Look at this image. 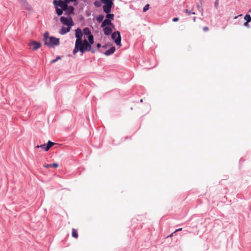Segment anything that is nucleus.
Instances as JSON below:
<instances>
[{"instance_id":"2f4dec72","label":"nucleus","mask_w":251,"mask_h":251,"mask_svg":"<svg viewBox=\"0 0 251 251\" xmlns=\"http://www.w3.org/2000/svg\"><path fill=\"white\" fill-rule=\"evenodd\" d=\"M179 20L178 18L177 17H175V18H174L172 20V21L174 22H177Z\"/></svg>"},{"instance_id":"bb28decb","label":"nucleus","mask_w":251,"mask_h":251,"mask_svg":"<svg viewBox=\"0 0 251 251\" xmlns=\"http://www.w3.org/2000/svg\"><path fill=\"white\" fill-rule=\"evenodd\" d=\"M219 0H215V3H214V7L215 8H218L219 6Z\"/></svg>"},{"instance_id":"4c0bfd02","label":"nucleus","mask_w":251,"mask_h":251,"mask_svg":"<svg viewBox=\"0 0 251 251\" xmlns=\"http://www.w3.org/2000/svg\"><path fill=\"white\" fill-rule=\"evenodd\" d=\"M70 0V2L71 1V2H74L76 0Z\"/></svg>"},{"instance_id":"423d86ee","label":"nucleus","mask_w":251,"mask_h":251,"mask_svg":"<svg viewBox=\"0 0 251 251\" xmlns=\"http://www.w3.org/2000/svg\"><path fill=\"white\" fill-rule=\"evenodd\" d=\"M53 3L55 7H60L61 8H63V10H66L67 5L69 3L68 1H63L62 0H54Z\"/></svg>"},{"instance_id":"ea45409f","label":"nucleus","mask_w":251,"mask_h":251,"mask_svg":"<svg viewBox=\"0 0 251 251\" xmlns=\"http://www.w3.org/2000/svg\"><path fill=\"white\" fill-rule=\"evenodd\" d=\"M193 20H194V21H196V17H194V18Z\"/></svg>"},{"instance_id":"f704fd0d","label":"nucleus","mask_w":251,"mask_h":251,"mask_svg":"<svg viewBox=\"0 0 251 251\" xmlns=\"http://www.w3.org/2000/svg\"><path fill=\"white\" fill-rule=\"evenodd\" d=\"M101 47V44L100 43H98L97 44V48H100Z\"/></svg>"},{"instance_id":"7c9ffc66","label":"nucleus","mask_w":251,"mask_h":251,"mask_svg":"<svg viewBox=\"0 0 251 251\" xmlns=\"http://www.w3.org/2000/svg\"><path fill=\"white\" fill-rule=\"evenodd\" d=\"M44 167L46 168H50V167H51V164H46L44 165Z\"/></svg>"},{"instance_id":"6ab92c4d","label":"nucleus","mask_w":251,"mask_h":251,"mask_svg":"<svg viewBox=\"0 0 251 251\" xmlns=\"http://www.w3.org/2000/svg\"><path fill=\"white\" fill-rule=\"evenodd\" d=\"M49 33L48 31H46L44 34V44H45V41H48L49 40Z\"/></svg>"},{"instance_id":"cd10ccee","label":"nucleus","mask_w":251,"mask_h":251,"mask_svg":"<svg viewBox=\"0 0 251 251\" xmlns=\"http://www.w3.org/2000/svg\"><path fill=\"white\" fill-rule=\"evenodd\" d=\"M61 59V57L60 56H58L56 58L53 59L51 61V63H54L56 62L58 59Z\"/></svg>"},{"instance_id":"9d476101","label":"nucleus","mask_w":251,"mask_h":251,"mask_svg":"<svg viewBox=\"0 0 251 251\" xmlns=\"http://www.w3.org/2000/svg\"><path fill=\"white\" fill-rule=\"evenodd\" d=\"M30 46L33 50H37L41 47V44L36 41H32L30 43Z\"/></svg>"},{"instance_id":"f8f14e48","label":"nucleus","mask_w":251,"mask_h":251,"mask_svg":"<svg viewBox=\"0 0 251 251\" xmlns=\"http://www.w3.org/2000/svg\"><path fill=\"white\" fill-rule=\"evenodd\" d=\"M71 27L69 26L65 27L63 26L61 29L59 30V33L61 35H65L67 33L69 32L70 31Z\"/></svg>"},{"instance_id":"1a4fd4ad","label":"nucleus","mask_w":251,"mask_h":251,"mask_svg":"<svg viewBox=\"0 0 251 251\" xmlns=\"http://www.w3.org/2000/svg\"><path fill=\"white\" fill-rule=\"evenodd\" d=\"M74 10L75 8L72 6H68L67 5V9L64 10L65 15H67V16H71L70 15L73 14L74 13Z\"/></svg>"},{"instance_id":"0eeeda50","label":"nucleus","mask_w":251,"mask_h":251,"mask_svg":"<svg viewBox=\"0 0 251 251\" xmlns=\"http://www.w3.org/2000/svg\"><path fill=\"white\" fill-rule=\"evenodd\" d=\"M75 36L76 38L75 44L80 42V40H82V38L83 36V33L81 29L79 28H77L75 30Z\"/></svg>"},{"instance_id":"58836bf2","label":"nucleus","mask_w":251,"mask_h":251,"mask_svg":"<svg viewBox=\"0 0 251 251\" xmlns=\"http://www.w3.org/2000/svg\"><path fill=\"white\" fill-rule=\"evenodd\" d=\"M64 1H68V2H70V0H64Z\"/></svg>"},{"instance_id":"6e6552de","label":"nucleus","mask_w":251,"mask_h":251,"mask_svg":"<svg viewBox=\"0 0 251 251\" xmlns=\"http://www.w3.org/2000/svg\"><path fill=\"white\" fill-rule=\"evenodd\" d=\"M107 25H109L112 27H114V25L111 23V21L110 20L105 18L102 22L100 27H104L105 26H107Z\"/></svg>"},{"instance_id":"a211bd4d","label":"nucleus","mask_w":251,"mask_h":251,"mask_svg":"<svg viewBox=\"0 0 251 251\" xmlns=\"http://www.w3.org/2000/svg\"><path fill=\"white\" fill-rule=\"evenodd\" d=\"M55 144V143H53L50 141H49L48 143L46 144V149H47V150H48L52 146H53Z\"/></svg>"},{"instance_id":"f3484780","label":"nucleus","mask_w":251,"mask_h":251,"mask_svg":"<svg viewBox=\"0 0 251 251\" xmlns=\"http://www.w3.org/2000/svg\"><path fill=\"white\" fill-rule=\"evenodd\" d=\"M88 43L90 44V46H92L94 43V36L93 35H89L88 36Z\"/></svg>"},{"instance_id":"f257e3e1","label":"nucleus","mask_w":251,"mask_h":251,"mask_svg":"<svg viewBox=\"0 0 251 251\" xmlns=\"http://www.w3.org/2000/svg\"><path fill=\"white\" fill-rule=\"evenodd\" d=\"M90 51L92 53H94L96 52V50L90 46V44L87 45H78V43L75 44V48L73 50L74 54H76L78 51L81 52L82 54L86 51Z\"/></svg>"},{"instance_id":"7ed1b4c3","label":"nucleus","mask_w":251,"mask_h":251,"mask_svg":"<svg viewBox=\"0 0 251 251\" xmlns=\"http://www.w3.org/2000/svg\"><path fill=\"white\" fill-rule=\"evenodd\" d=\"M113 0H103L101 1L104 4L103 6V10L105 13H110L113 5Z\"/></svg>"},{"instance_id":"4468645a","label":"nucleus","mask_w":251,"mask_h":251,"mask_svg":"<svg viewBox=\"0 0 251 251\" xmlns=\"http://www.w3.org/2000/svg\"><path fill=\"white\" fill-rule=\"evenodd\" d=\"M83 34H84L85 35H87L88 36H89V35H91V30L88 27H85L83 29L82 31Z\"/></svg>"},{"instance_id":"79ce46f5","label":"nucleus","mask_w":251,"mask_h":251,"mask_svg":"<svg viewBox=\"0 0 251 251\" xmlns=\"http://www.w3.org/2000/svg\"><path fill=\"white\" fill-rule=\"evenodd\" d=\"M199 7H200V5H199V4H198V5H197V7H198V8H199Z\"/></svg>"},{"instance_id":"c9c22d12","label":"nucleus","mask_w":251,"mask_h":251,"mask_svg":"<svg viewBox=\"0 0 251 251\" xmlns=\"http://www.w3.org/2000/svg\"><path fill=\"white\" fill-rule=\"evenodd\" d=\"M181 230H182V228H180L177 229H176V230L175 231V232H177V231H181Z\"/></svg>"},{"instance_id":"e433bc0d","label":"nucleus","mask_w":251,"mask_h":251,"mask_svg":"<svg viewBox=\"0 0 251 251\" xmlns=\"http://www.w3.org/2000/svg\"><path fill=\"white\" fill-rule=\"evenodd\" d=\"M175 232H174L173 233H172L170 236H169L168 237H172L173 235H174V234L175 233Z\"/></svg>"},{"instance_id":"c85d7f7f","label":"nucleus","mask_w":251,"mask_h":251,"mask_svg":"<svg viewBox=\"0 0 251 251\" xmlns=\"http://www.w3.org/2000/svg\"><path fill=\"white\" fill-rule=\"evenodd\" d=\"M185 11H186V12L187 13H188L189 15H190V14H195V13L194 12H192L191 11H190V10H188V9H186V10H185Z\"/></svg>"},{"instance_id":"a19ab883","label":"nucleus","mask_w":251,"mask_h":251,"mask_svg":"<svg viewBox=\"0 0 251 251\" xmlns=\"http://www.w3.org/2000/svg\"><path fill=\"white\" fill-rule=\"evenodd\" d=\"M102 48H106V47H105V46H102Z\"/></svg>"},{"instance_id":"5701e85b","label":"nucleus","mask_w":251,"mask_h":251,"mask_svg":"<svg viewBox=\"0 0 251 251\" xmlns=\"http://www.w3.org/2000/svg\"><path fill=\"white\" fill-rule=\"evenodd\" d=\"M244 19L247 22H251V16L249 14H246L244 17Z\"/></svg>"},{"instance_id":"2eb2a0df","label":"nucleus","mask_w":251,"mask_h":251,"mask_svg":"<svg viewBox=\"0 0 251 251\" xmlns=\"http://www.w3.org/2000/svg\"><path fill=\"white\" fill-rule=\"evenodd\" d=\"M105 18L110 20L111 21L114 20V15L112 13H106Z\"/></svg>"},{"instance_id":"39448f33","label":"nucleus","mask_w":251,"mask_h":251,"mask_svg":"<svg viewBox=\"0 0 251 251\" xmlns=\"http://www.w3.org/2000/svg\"><path fill=\"white\" fill-rule=\"evenodd\" d=\"M111 38L117 46H121V36L119 31H116L113 32L111 34Z\"/></svg>"},{"instance_id":"c03bdc74","label":"nucleus","mask_w":251,"mask_h":251,"mask_svg":"<svg viewBox=\"0 0 251 251\" xmlns=\"http://www.w3.org/2000/svg\"><path fill=\"white\" fill-rule=\"evenodd\" d=\"M103 0H101V1H103Z\"/></svg>"},{"instance_id":"9b49d317","label":"nucleus","mask_w":251,"mask_h":251,"mask_svg":"<svg viewBox=\"0 0 251 251\" xmlns=\"http://www.w3.org/2000/svg\"><path fill=\"white\" fill-rule=\"evenodd\" d=\"M112 28L111 26H105L103 27V30L104 34L106 35H109L112 33Z\"/></svg>"},{"instance_id":"c756f323","label":"nucleus","mask_w":251,"mask_h":251,"mask_svg":"<svg viewBox=\"0 0 251 251\" xmlns=\"http://www.w3.org/2000/svg\"><path fill=\"white\" fill-rule=\"evenodd\" d=\"M51 167L56 168L58 166V164L57 163H53L51 164Z\"/></svg>"},{"instance_id":"20e7f679","label":"nucleus","mask_w":251,"mask_h":251,"mask_svg":"<svg viewBox=\"0 0 251 251\" xmlns=\"http://www.w3.org/2000/svg\"><path fill=\"white\" fill-rule=\"evenodd\" d=\"M60 22L62 24L71 27V26L74 25V22L71 16H62L60 18Z\"/></svg>"},{"instance_id":"393cba45","label":"nucleus","mask_w":251,"mask_h":251,"mask_svg":"<svg viewBox=\"0 0 251 251\" xmlns=\"http://www.w3.org/2000/svg\"><path fill=\"white\" fill-rule=\"evenodd\" d=\"M89 43H88V41H87L86 39H84L83 40H80V42L78 43V45H88Z\"/></svg>"},{"instance_id":"dca6fc26","label":"nucleus","mask_w":251,"mask_h":251,"mask_svg":"<svg viewBox=\"0 0 251 251\" xmlns=\"http://www.w3.org/2000/svg\"><path fill=\"white\" fill-rule=\"evenodd\" d=\"M56 13L58 16H61L64 10H63V8H59L57 7H55Z\"/></svg>"},{"instance_id":"aec40b11","label":"nucleus","mask_w":251,"mask_h":251,"mask_svg":"<svg viewBox=\"0 0 251 251\" xmlns=\"http://www.w3.org/2000/svg\"><path fill=\"white\" fill-rule=\"evenodd\" d=\"M101 3H102V2L101 1V0H96L94 2V5L96 7H100L101 6Z\"/></svg>"},{"instance_id":"412c9836","label":"nucleus","mask_w":251,"mask_h":251,"mask_svg":"<svg viewBox=\"0 0 251 251\" xmlns=\"http://www.w3.org/2000/svg\"><path fill=\"white\" fill-rule=\"evenodd\" d=\"M104 18V16L103 15L100 14L97 17V20L98 22L100 23L103 21Z\"/></svg>"},{"instance_id":"f03ea898","label":"nucleus","mask_w":251,"mask_h":251,"mask_svg":"<svg viewBox=\"0 0 251 251\" xmlns=\"http://www.w3.org/2000/svg\"><path fill=\"white\" fill-rule=\"evenodd\" d=\"M60 44L59 39L55 38L53 36H51L49 38V41H45V45L50 48H53L54 46H57Z\"/></svg>"},{"instance_id":"37998d69","label":"nucleus","mask_w":251,"mask_h":251,"mask_svg":"<svg viewBox=\"0 0 251 251\" xmlns=\"http://www.w3.org/2000/svg\"><path fill=\"white\" fill-rule=\"evenodd\" d=\"M140 101H141V102H142V101H143V100H142V99H141Z\"/></svg>"},{"instance_id":"ddd939ff","label":"nucleus","mask_w":251,"mask_h":251,"mask_svg":"<svg viewBox=\"0 0 251 251\" xmlns=\"http://www.w3.org/2000/svg\"><path fill=\"white\" fill-rule=\"evenodd\" d=\"M115 47H111L108 50H106L104 54L106 56H109L113 53L115 51Z\"/></svg>"},{"instance_id":"4be33fe9","label":"nucleus","mask_w":251,"mask_h":251,"mask_svg":"<svg viewBox=\"0 0 251 251\" xmlns=\"http://www.w3.org/2000/svg\"><path fill=\"white\" fill-rule=\"evenodd\" d=\"M72 236L74 238H77L78 237L77 231L76 229L73 228L72 229Z\"/></svg>"},{"instance_id":"72a5a7b5","label":"nucleus","mask_w":251,"mask_h":251,"mask_svg":"<svg viewBox=\"0 0 251 251\" xmlns=\"http://www.w3.org/2000/svg\"><path fill=\"white\" fill-rule=\"evenodd\" d=\"M249 23V22H246L245 23H244V25L245 26H249V24H248Z\"/></svg>"},{"instance_id":"473e14b6","label":"nucleus","mask_w":251,"mask_h":251,"mask_svg":"<svg viewBox=\"0 0 251 251\" xmlns=\"http://www.w3.org/2000/svg\"><path fill=\"white\" fill-rule=\"evenodd\" d=\"M208 27H207V26H205V27H204L203 28V30L204 31H205V32H206V31H208Z\"/></svg>"},{"instance_id":"a878e982","label":"nucleus","mask_w":251,"mask_h":251,"mask_svg":"<svg viewBox=\"0 0 251 251\" xmlns=\"http://www.w3.org/2000/svg\"><path fill=\"white\" fill-rule=\"evenodd\" d=\"M149 8V4H146L143 8V12H146Z\"/></svg>"},{"instance_id":"b1692460","label":"nucleus","mask_w":251,"mask_h":251,"mask_svg":"<svg viewBox=\"0 0 251 251\" xmlns=\"http://www.w3.org/2000/svg\"><path fill=\"white\" fill-rule=\"evenodd\" d=\"M46 146H47L46 144H43V145H37L36 147V148H41V149L44 150L45 151H48V150H47V149L46 148Z\"/></svg>"}]
</instances>
